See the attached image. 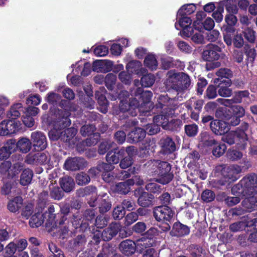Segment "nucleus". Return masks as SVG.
I'll return each instance as SVG.
<instances>
[{
	"label": "nucleus",
	"mask_w": 257,
	"mask_h": 257,
	"mask_svg": "<svg viewBox=\"0 0 257 257\" xmlns=\"http://www.w3.org/2000/svg\"><path fill=\"white\" fill-rule=\"evenodd\" d=\"M158 108L162 109L161 113L154 117V123L146 126V130L149 135H153L160 131V126L165 130H173V123L175 120L172 117L178 114L175 112L177 106L176 101L169 98L167 95H161L159 97Z\"/></svg>",
	"instance_id": "1"
},
{
	"label": "nucleus",
	"mask_w": 257,
	"mask_h": 257,
	"mask_svg": "<svg viewBox=\"0 0 257 257\" xmlns=\"http://www.w3.org/2000/svg\"><path fill=\"white\" fill-rule=\"evenodd\" d=\"M134 85L137 88L131 91V94L138 97L140 100L139 101L136 97L130 98L128 103L127 98L128 92L126 91H121L118 95L120 110L125 112L131 111V109H138L143 113L149 111L153 108V103L151 101L153 96L152 92L150 91H143V88L139 87L140 82L138 79L135 80Z\"/></svg>",
	"instance_id": "2"
},
{
	"label": "nucleus",
	"mask_w": 257,
	"mask_h": 257,
	"mask_svg": "<svg viewBox=\"0 0 257 257\" xmlns=\"http://www.w3.org/2000/svg\"><path fill=\"white\" fill-rule=\"evenodd\" d=\"M58 114L60 120L55 123L54 128L49 132V138L54 141L60 138L63 141L68 142L75 136L77 131L74 127L64 130L71 124V121L68 118L70 113L68 111L59 110Z\"/></svg>",
	"instance_id": "3"
},
{
	"label": "nucleus",
	"mask_w": 257,
	"mask_h": 257,
	"mask_svg": "<svg viewBox=\"0 0 257 257\" xmlns=\"http://www.w3.org/2000/svg\"><path fill=\"white\" fill-rule=\"evenodd\" d=\"M248 127V124L243 122L235 132L231 131L228 133L222 139L229 145L235 143L238 148L243 150L246 148L247 144L248 139L245 131L247 130Z\"/></svg>",
	"instance_id": "4"
},
{
	"label": "nucleus",
	"mask_w": 257,
	"mask_h": 257,
	"mask_svg": "<svg viewBox=\"0 0 257 257\" xmlns=\"http://www.w3.org/2000/svg\"><path fill=\"white\" fill-rule=\"evenodd\" d=\"M257 175L251 174L242 178L239 183L232 188L233 192L243 194L244 196L251 195L257 192Z\"/></svg>",
	"instance_id": "5"
},
{
	"label": "nucleus",
	"mask_w": 257,
	"mask_h": 257,
	"mask_svg": "<svg viewBox=\"0 0 257 257\" xmlns=\"http://www.w3.org/2000/svg\"><path fill=\"white\" fill-rule=\"evenodd\" d=\"M220 51L221 48L215 45L209 44L207 45L202 54L203 59L209 62L206 65V68L207 70H212L220 66V62H213L219 59L220 57L219 52Z\"/></svg>",
	"instance_id": "6"
},
{
	"label": "nucleus",
	"mask_w": 257,
	"mask_h": 257,
	"mask_svg": "<svg viewBox=\"0 0 257 257\" xmlns=\"http://www.w3.org/2000/svg\"><path fill=\"white\" fill-rule=\"evenodd\" d=\"M154 166L157 168L155 171L156 174L158 175L157 182L162 184H166L172 180L173 175L170 172L171 166L168 162L157 160L154 161Z\"/></svg>",
	"instance_id": "7"
},
{
	"label": "nucleus",
	"mask_w": 257,
	"mask_h": 257,
	"mask_svg": "<svg viewBox=\"0 0 257 257\" xmlns=\"http://www.w3.org/2000/svg\"><path fill=\"white\" fill-rule=\"evenodd\" d=\"M200 140L205 146L212 147V154L216 157L221 156L226 150V146L224 144H220L211 138L207 132H202L200 134Z\"/></svg>",
	"instance_id": "8"
},
{
	"label": "nucleus",
	"mask_w": 257,
	"mask_h": 257,
	"mask_svg": "<svg viewBox=\"0 0 257 257\" xmlns=\"http://www.w3.org/2000/svg\"><path fill=\"white\" fill-rule=\"evenodd\" d=\"M22 128V124L17 120H4L0 123V135L5 136L16 134Z\"/></svg>",
	"instance_id": "9"
},
{
	"label": "nucleus",
	"mask_w": 257,
	"mask_h": 257,
	"mask_svg": "<svg viewBox=\"0 0 257 257\" xmlns=\"http://www.w3.org/2000/svg\"><path fill=\"white\" fill-rule=\"evenodd\" d=\"M192 23L191 19L185 16H181L177 15V21L175 26L177 30L182 28L183 30L180 32V34L183 37H189L193 33V29L190 26Z\"/></svg>",
	"instance_id": "10"
},
{
	"label": "nucleus",
	"mask_w": 257,
	"mask_h": 257,
	"mask_svg": "<svg viewBox=\"0 0 257 257\" xmlns=\"http://www.w3.org/2000/svg\"><path fill=\"white\" fill-rule=\"evenodd\" d=\"M11 163L9 161H6L0 165V175L4 178L7 175L9 178H12L14 182L17 179V175L21 170V166L19 164H15L12 168Z\"/></svg>",
	"instance_id": "11"
},
{
	"label": "nucleus",
	"mask_w": 257,
	"mask_h": 257,
	"mask_svg": "<svg viewBox=\"0 0 257 257\" xmlns=\"http://www.w3.org/2000/svg\"><path fill=\"white\" fill-rule=\"evenodd\" d=\"M167 79L165 84L168 87L175 90L178 93V84L180 79L185 81L186 84L188 78L186 74L183 72H175L173 71H170L167 73Z\"/></svg>",
	"instance_id": "12"
},
{
	"label": "nucleus",
	"mask_w": 257,
	"mask_h": 257,
	"mask_svg": "<svg viewBox=\"0 0 257 257\" xmlns=\"http://www.w3.org/2000/svg\"><path fill=\"white\" fill-rule=\"evenodd\" d=\"M174 215V212L168 206L157 207L154 210V216L158 221H170Z\"/></svg>",
	"instance_id": "13"
},
{
	"label": "nucleus",
	"mask_w": 257,
	"mask_h": 257,
	"mask_svg": "<svg viewBox=\"0 0 257 257\" xmlns=\"http://www.w3.org/2000/svg\"><path fill=\"white\" fill-rule=\"evenodd\" d=\"M95 218L94 212L93 210H89L86 212V219L81 220V217L79 215L74 216L72 223L75 228L78 227L86 228L89 225V222H92Z\"/></svg>",
	"instance_id": "14"
},
{
	"label": "nucleus",
	"mask_w": 257,
	"mask_h": 257,
	"mask_svg": "<svg viewBox=\"0 0 257 257\" xmlns=\"http://www.w3.org/2000/svg\"><path fill=\"white\" fill-rule=\"evenodd\" d=\"M40 109L35 107H28L25 112V114L22 116V118L24 124L28 127H32L35 123L34 119L33 116H36L39 113Z\"/></svg>",
	"instance_id": "15"
},
{
	"label": "nucleus",
	"mask_w": 257,
	"mask_h": 257,
	"mask_svg": "<svg viewBox=\"0 0 257 257\" xmlns=\"http://www.w3.org/2000/svg\"><path fill=\"white\" fill-rule=\"evenodd\" d=\"M254 220V218L252 219V214H249L242 221L231 224L229 227L230 229L232 231L236 232L242 230L246 227H251Z\"/></svg>",
	"instance_id": "16"
},
{
	"label": "nucleus",
	"mask_w": 257,
	"mask_h": 257,
	"mask_svg": "<svg viewBox=\"0 0 257 257\" xmlns=\"http://www.w3.org/2000/svg\"><path fill=\"white\" fill-rule=\"evenodd\" d=\"M241 172V168L238 165H232L225 167L222 171V175L226 178L234 181L236 180V175Z\"/></svg>",
	"instance_id": "17"
},
{
	"label": "nucleus",
	"mask_w": 257,
	"mask_h": 257,
	"mask_svg": "<svg viewBox=\"0 0 257 257\" xmlns=\"http://www.w3.org/2000/svg\"><path fill=\"white\" fill-rule=\"evenodd\" d=\"M210 128L217 135H222L229 130L228 125L223 121L214 120L210 122Z\"/></svg>",
	"instance_id": "18"
},
{
	"label": "nucleus",
	"mask_w": 257,
	"mask_h": 257,
	"mask_svg": "<svg viewBox=\"0 0 257 257\" xmlns=\"http://www.w3.org/2000/svg\"><path fill=\"white\" fill-rule=\"evenodd\" d=\"M31 139L34 146L38 150H42L47 147L46 138L43 133L40 132H34L31 134Z\"/></svg>",
	"instance_id": "19"
},
{
	"label": "nucleus",
	"mask_w": 257,
	"mask_h": 257,
	"mask_svg": "<svg viewBox=\"0 0 257 257\" xmlns=\"http://www.w3.org/2000/svg\"><path fill=\"white\" fill-rule=\"evenodd\" d=\"M105 91L104 87H100L95 92V97L99 105V110L103 113L107 111L108 102L105 96Z\"/></svg>",
	"instance_id": "20"
},
{
	"label": "nucleus",
	"mask_w": 257,
	"mask_h": 257,
	"mask_svg": "<svg viewBox=\"0 0 257 257\" xmlns=\"http://www.w3.org/2000/svg\"><path fill=\"white\" fill-rule=\"evenodd\" d=\"M135 194L136 196L139 197L138 201L140 206L147 207L151 205L152 199L151 195L147 192H143L142 189L139 188L136 190Z\"/></svg>",
	"instance_id": "21"
},
{
	"label": "nucleus",
	"mask_w": 257,
	"mask_h": 257,
	"mask_svg": "<svg viewBox=\"0 0 257 257\" xmlns=\"http://www.w3.org/2000/svg\"><path fill=\"white\" fill-rule=\"evenodd\" d=\"M146 135V132L144 129L138 127L127 135V140L130 143H135L143 140Z\"/></svg>",
	"instance_id": "22"
},
{
	"label": "nucleus",
	"mask_w": 257,
	"mask_h": 257,
	"mask_svg": "<svg viewBox=\"0 0 257 257\" xmlns=\"http://www.w3.org/2000/svg\"><path fill=\"white\" fill-rule=\"evenodd\" d=\"M44 208V204H41L38 211L35 213L31 218L29 223L32 227H38L43 223L44 217V214L42 212Z\"/></svg>",
	"instance_id": "23"
},
{
	"label": "nucleus",
	"mask_w": 257,
	"mask_h": 257,
	"mask_svg": "<svg viewBox=\"0 0 257 257\" xmlns=\"http://www.w3.org/2000/svg\"><path fill=\"white\" fill-rule=\"evenodd\" d=\"M161 151L164 154H169L176 150V145L169 137L163 138L160 141Z\"/></svg>",
	"instance_id": "24"
},
{
	"label": "nucleus",
	"mask_w": 257,
	"mask_h": 257,
	"mask_svg": "<svg viewBox=\"0 0 257 257\" xmlns=\"http://www.w3.org/2000/svg\"><path fill=\"white\" fill-rule=\"evenodd\" d=\"M84 162V161L82 158H73L69 159L66 161L64 167L68 170L75 171L83 167Z\"/></svg>",
	"instance_id": "25"
},
{
	"label": "nucleus",
	"mask_w": 257,
	"mask_h": 257,
	"mask_svg": "<svg viewBox=\"0 0 257 257\" xmlns=\"http://www.w3.org/2000/svg\"><path fill=\"white\" fill-rule=\"evenodd\" d=\"M120 225L117 223H111L109 227L104 229L101 236L104 240L108 241L110 240L115 236L120 230Z\"/></svg>",
	"instance_id": "26"
},
{
	"label": "nucleus",
	"mask_w": 257,
	"mask_h": 257,
	"mask_svg": "<svg viewBox=\"0 0 257 257\" xmlns=\"http://www.w3.org/2000/svg\"><path fill=\"white\" fill-rule=\"evenodd\" d=\"M126 69L128 73L141 75L146 72V70L142 67L141 63L137 60L130 61L126 65Z\"/></svg>",
	"instance_id": "27"
},
{
	"label": "nucleus",
	"mask_w": 257,
	"mask_h": 257,
	"mask_svg": "<svg viewBox=\"0 0 257 257\" xmlns=\"http://www.w3.org/2000/svg\"><path fill=\"white\" fill-rule=\"evenodd\" d=\"M119 249L125 255L128 256L132 255L136 250L135 242L128 239L123 240L119 244Z\"/></svg>",
	"instance_id": "28"
},
{
	"label": "nucleus",
	"mask_w": 257,
	"mask_h": 257,
	"mask_svg": "<svg viewBox=\"0 0 257 257\" xmlns=\"http://www.w3.org/2000/svg\"><path fill=\"white\" fill-rule=\"evenodd\" d=\"M112 150V151L109 152L107 154L106 160L109 163L116 164L118 163L119 158L123 156L125 151L124 149H121L117 151L115 147Z\"/></svg>",
	"instance_id": "29"
},
{
	"label": "nucleus",
	"mask_w": 257,
	"mask_h": 257,
	"mask_svg": "<svg viewBox=\"0 0 257 257\" xmlns=\"http://www.w3.org/2000/svg\"><path fill=\"white\" fill-rule=\"evenodd\" d=\"M200 23V21H198V20L194 22L193 27L196 31L191 37L192 41L197 44H202L205 42L204 31L199 30L200 27L199 26H198Z\"/></svg>",
	"instance_id": "30"
},
{
	"label": "nucleus",
	"mask_w": 257,
	"mask_h": 257,
	"mask_svg": "<svg viewBox=\"0 0 257 257\" xmlns=\"http://www.w3.org/2000/svg\"><path fill=\"white\" fill-rule=\"evenodd\" d=\"M189 232V228L186 225L176 222L173 225L171 234L173 236H182L188 234Z\"/></svg>",
	"instance_id": "31"
},
{
	"label": "nucleus",
	"mask_w": 257,
	"mask_h": 257,
	"mask_svg": "<svg viewBox=\"0 0 257 257\" xmlns=\"http://www.w3.org/2000/svg\"><path fill=\"white\" fill-rule=\"evenodd\" d=\"M75 66V71L78 73L81 72V74L82 76H88L91 72V64L86 62L85 60L78 61L76 63Z\"/></svg>",
	"instance_id": "32"
},
{
	"label": "nucleus",
	"mask_w": 257,
	"mask_h": 257,
	"mask_svg": "<svg viewBox=\"0 0 257 257\" xmlns=\"http://www.w3.org/2000/svg\"><path fill=\"white\" fill-rule=\"evenodd\" d=\"M16 146L20 151L27 153L31 150L32 143L29 139L22 138L18 141Z\"/></svg>",
	"instance_id": "33"
},
{
	"label": "nucleus",
	"mask_w": 257,
	"mask_h": 257,
	"mask_svg": "<svg viewBox=\"0 0 257 257\" xmlns=\"http://www.w3.org/2000/svg\"><path fill=\"white\" fill-rule=\"evenodd\" d=\"M114 169V166L111 163H102L99 164L97 168H93L90 170L91 174L96 175L99 172H111Z\"/></svg>",
	"instance_id": "34"
},
{
	"label": "nucleus",
	"mask_w": 257,
	"mask_h": 257,
	"mask_svg": "<svg viewBox=\"0 0 257 257\" xmlns=\"http://www.w3.org/2000/svg\"><path fill=\"white\" fill-rule=\"evenodd\" d=\"M247 196L242 201V204L246 211H251L252 209L257 207V200L253 194Z\"/></svg>",
	"instance_id": "35"
},
{
	"label": "nucleus",
	"mask_w": 257,
	"mask_h": 257,
	"mask_svg": "<svg viewBox=\"0 0 257 257\" xmlns=\"http://www.w3.org/2000/svg\"><path fill=\"white\" fill-rule=\"evenodd\" d=\"M22 108V104L17 103L13 105L7 114L8 117L11 120H16L21 115L20 110Z\"/></svg>",
	"instance_id": "36"
},
{
	"label": "nucleus",
	"mask_w": 257,
	"mask_h": 257,
	"mask_svg": "<svg viewBox=\"0 0 257 257\" xmlns=\"http://www.w3.org/2000/svg\"><path fill=\"white\" fill-rule=\"evenodd\" d=\"M127 183V180L125 182H120L111 187V189L116 192L120 194H125L127 193L130 190V186Z\"/></svg>",
	"instance_id": "37"
},
{
	"label": "nucleus",
	"mask_w": 257,
	"mask_h": 257,
	"mask_svg": "<svg viewBox=\"0 0 257 257\" xmlns=\"http://www.w3.org/2000/svg\"><path fill=\"white\" fill-rule=\"evenodd\" d=\"M60 184L63 190L67 192L72 191L75 185L73 179L69 177H65L62 178L60 181Z\"/></svg>",
	"instance_id": "38"
},
{
	"label": "nucleus",
	"mask_w": 257,
	"mask_h": 257,
	"mask_svg": "<svg viewBox=\"0 0 257 257\" xmlns=\"http://www.w3.org/2000/svg\"><path fill=\"white\" fill-rule=\"evenodd\" d=\"M22 204V198L18 196L9 202L8 205V208L11 212H16L21 207Z\"/></svg>",
	"instance_id": "39"
},
{
	"label": "nucleus",
	"mask_w": 257,
	"mask_h": 257,
	"mask_svg": "<svg viewBox=\"0 0 257 257\" xmlns=\"http://www.w3.org/2000/svg\"><path fill=\"white\" fill-rule=\"evenodd\" d=\"M102 178L104 181L106 182H109L111 181L115 177H117L120 179H123L125 178H127L129 176L128 173L126 171H121V173L118 176H114L113 173L111 172H103L102 174Z\"/></svg>",
	"instance_id": "40"
},
{
	"label": "nucleus",
	"mask_w": 257,
	"mask_h": 257,
	"mask_svg": "<svg viewBox=\"0 0 257 257\" xmlns=\"http://www.w3.org/2000/svg\"><path fill=\"white\" fill-rule=\"evenodd\" d=\"M225 85L221 84L219 86L218 92L219 95L222 97H229L232 94V90L228 88L231 85V82L230 80H227L225 82Z\"/></svg>",
	"instance_id": "41"
},
{
	"label": "nucleus",
	"mask_w": 257,
	"mask_h": 257,
	"mask_svg": "<svg viewBox=\"0 0 257 257\" xmlns=\"http://www.w3.org/2000/svg\"><path fill=\"white\" fill-rule=\"evenodd\" d=\"M33 176V172L30 169H27L24 170L21 175V184L23 186L29 184L32 181Z\"/></svg>",
	"instance_id": "42"
},
{
	"label": "nucleus",
	"mask_w": 257,
	"mask_h": 257,
	"mask_svg": "<svg viewBox=\"0 0 257 257\" xmlns=\"http://www.w3.org/2000/svg\"><path fill=\"white\" fill-rule=\"evenodd\" d=\"M103 197H98L99 201L100 203L99 205V211L101 213H105L110 210L111 207V204L110 201L107 199V196L105 194Z\"/></svg>",
	"instance_id": "43"
},
{
	"label": "nucleus",
	"mask_w": 257,
	"mask_h": 257,
	"mask_svg": "<svg viewBox=\"0 0 257 257\" xmlns=\"http://www.w3.org/2000/svg\"><path fill=\"white\" fill-rule=\"evenodd\" d=\"M144 64L151 70H156L158 66V63L155 56L153 54H149L145 58Z\"/></svg>",
	"instance_id": "44"
},
{
	"label": "nucleus",
	"mask_w": 257,
	"mask_h": 257,
	"mask_svg": "<svg viewBox=\"0 0 257 257\" xmlns=\"http://www.w3.org/2000/svg\"><path fill=\"white\" fill-rule=\"evenodd\" d=\"M196 10L195 6L193 4H189L183 6L178 11V16H183L190 15Z\"/></svg>",
	"instance_id": "45"
},
{
	"label": "nucleus",
	"mask_w": 257,
	"mask_h": 257,
	"mask_svg": "<svg viewBox=\"0 0 257 257\" xmlns=\"http://www.w3.org/2000/svg\"><path fill=\"white\" fill-rule=\"evenodd\" d=\"M152 244L150 239L142 237L135 242L136 249L142 251L144 249L151 246Z\"/></svg>",
	"instance_id": "46"
},
{
	"label": "nucleus",
	"mask_w": 257,
	"mask_h": 257,
	"mask_svg": "<svg viewBox=\"0 0 257 257\" xmlns=\"http://www.w3.org/2000/svg\"><path fill=\"white\" fill-rule=\"evenodd\" d=\"M115 147V144L113 142L109 140L102 142L98 149V152L100 154H104L109 149H113Z\"/></svg>",
	"instance_id": "47"
},
{
	"label": "nucleus",
	"mask_w": 257,
	"mask_h": 257,
	"mask_svg": "<svg viewBox=\"0 0 257 257\" xmlns=\"http://www.w3.org/2000/svg\"><path fill=\"white\" fill-rule=\"evenodd\" d=\"M155 82V77L151 74L144 75L141 78V84L142 86L148 87L151 86Z\"/></svg>",
	"instance_id": "48"
},
{
	"label": "nucleus",
	"mask_w": 257,
	"mask_h": 257,
	"mask_svg": "<svg viewBox=\"0 0 257 257\" xmlns=\"http://www.w3.org/2000/svg\"><path fill=\"white\" fill-rule=\"evenodd\" d=\"M49 159V155L45 153L39 152L34 156V160L36 162L41 164L47 163Z\"/></svg>",
	"instance_id": "49"
},
{
	"label": "nucleus",
	"mask_w": 257,
	"mask_h": 257,
	"mask_svg": "<svg viewBox=\"0 0 257 257\" xmlns=\"http://www.w3.org/2000/svg\"><path fill=\"white\" fill-rule=\"evenodd\" d=\"M186 76L188 78V80L187 81V83L186 84L185 81H184L183 79L179 80V82L178 84V94H182L186 91L191 84V81L189 76L186 74Z\"/></svg>",
	"instance_id": "50"
},
{
	"label": "nucleus",
	"mask_w": 257,
	"mask_h": 257,
	"mask_svg": "<svg viewBox=\"0 0 257 257\" xmlns=\"http://www.w3.org/2000/svg\"><path fill=\"white\" fill-rule=\"evenodd\" d=\"M186 135L189 137L195 136L198 131V127L196 124H191L185 126Z\"/></svg>",
	"instance_id": "51"
},
{
	"label": "nucleus",
	"mask_w": 257,
	"mask_h": 257,
	"mask_svg": "<svg viewBox=\"0 0 257 257\" xmlns=\"http://www.w3.org/2000/svg\"><path fill=\"white\" fill-rule=\"evenodd\" d=\"M90 180V177L86 173L83 172L77 174L76 177V181L80 185L88 183Z\"/></svg>",
	"instance_id": "52"
},
{
	"label": "nucleus",
	"mask_w": 257,
	"mask_h": 257,
	"mask_svg": "<svg viewBox=\"0 0 257 257\" xmlns=\"http://www.w3.org/2000/svg\"><path fill=\"white\" fill-rule=\"evenodd\" d=\"M205 40L210 42L216 41L219 36V32L217 30H213L210 32H204Z\"/></svg>",
	"instance_id": "53"
},
{
	"label": "nucleus",
	"mask_w": 257,
	"mask_h": 257,
	"mask_svg": "<svg viewBox=\"0 0 257 257\" xmlns=\"http://www.w3.org/2000/svg\"><path fill=\"white\" fill-rule=\"evenodd\" d=\"M94 54L98 57H103L108 53V49L103 45L96 47L93 50Z\"/></svg>",
	"instance_id": "54"
},
{
	"label": "nucleus",
	"mask_w": 257,
	"mask_h": 257,
	"mask_svg": "<svg viewBox=\"0 0 257 257\" xmlns=\"http://www.w3.org/2000/svg\"><path fill=\"white\" fill-rule=\"evenodd\" d=\"M116 80V77L113 74L109 73L107 74L105 78V82L107 88L112 89L115 84Z\"/></svg>",
	"instance_id": "55"
},
{
	"label": "nucleus",
	"mask_w": 257,
	"mask_h": 257,
	"mask_svg": "<svg viewBox=\"0 0 257 257\" xmlns=\"http://www.w3.org/2000/svg\"><path fill=\"white\" fill-rule=\"evenodd\" d=\"M202 200L206 202L212 201L215 198V194L210 190H205L201 194Z\"/></svg>",
	"instance_id": "56"
},
{
	"label": "nucleus",
	"mask_w": 257,
	"mask_h": 257,
	"mask_svg": "<svg viewBox=\"0 0 257 257\" xmlns=\"http://www.w3.org/2000/svg\"><path fill=\"white\" fill-rule=\"evenodd\" d=\"M245 38L250 43H254L255 40V32L250 28H247L243 31Z\"/></svg>",
	"instance_id": "57"
},
{
	"label": "nucleus",
	"mask_w": 257,
	"mask_h": 257,
	"mask_svg": "<svg viewBox=\"0 0 257 257\" xmlns=\"http://www.w3.org/2000/svg\"><path fill=\"white\" fill-rule=\"evenodd\" d=\"M125 211L120 205H118L114 208L113 211V217L115 219H121L125 215Z\"/></svg>",
	"instance_id": "58"
},
{
	"label": "nucleus",
	"mask_w": 257,
	"mask_h": 257,
	"mask_svg": "<svg viewBox=\"0 0 257 257\" xmlns=\"http://www.w3.org/2000/svg\"><path fill=\"white\" fill-rule=\"evenodd\" d=\"M227 155L228 158L232 161H237L242 157V153L234 149L228 150Z\"/></svg>",
	"instance_id": "59"
},
{
	"label": "nucleus",
	"mask_w": 257,
	"mask_h": 257,
	"mask_svg": "<svg viewBox=\"0 0 257 257\" xmlns=\"http://www.w3.org/2000/svg\"><path fill=\"white\" fill-rule=\"evenodd\" d=\"M95 130V127L92 124H86L82 126L80 130L81 134L83 136H89Z\"/></svg>",
	"instance_id": "60"
},
{
	"label": "nucleus",
	"mask_w": 257,
	"mask_h": 257,
	"mask_svg": "<svg viewBox=\"0 0 257 257\" xmlns=\"http://www.w3.org/2000/svg\"><path fill=\"white\" fill-rule=\"evenodd\" d=\"M41 101V98L38 94L31 95L26 100L27 104H32L34 105H39Z\"/></svg>",
	"instance_id": "61"
},
{
	"label": "nucleus",
	"mask_w": 257,
	"mask_h": 257,
	"mask_svg": "<svg viewBox=\"0 0 257 257\" xmlns=\"http://www.w3.org/2000/svg\"><path fill=\"white\" fill-rule=\"evenodd\" d=\"M60 99V95L54 92H50L47 94L45 100L49 103L54 104L58 102Z\"/></svg>",
	"instance_id": "62"
},
{
	"label": "nucleus",
	"mask_w": 257,
	"mask_h": 257,
	"mask_svg": "<svg viewBox=\"0 0 257 257\" xmlns=\"http://www.w3.org/2000/svg\"><path fill=\"white\" fill-rule=\"evenodd\" d=\"M138 219V215L137 213L133 212L128 214L125 218V225L129 226L137 221Z\"/></svg>",
	"instance_id": "63"
},
{
	"label": "nucleus",
	"mask_w": 257,
	"mask_h": 257,
	"mask_svg": "<svg viewBox=\"0 0 257 257\" xmlns=\"http://www.w3.org/2000/svg\"><path fill=\"white\" fill-rule=\"evenodd\" d=\"M131 75V73L122 71L119 74L118 78L122 82L125 84H130L132 79Z\"/></svg>",
	"instance_id": "64"
}]
</instances>
